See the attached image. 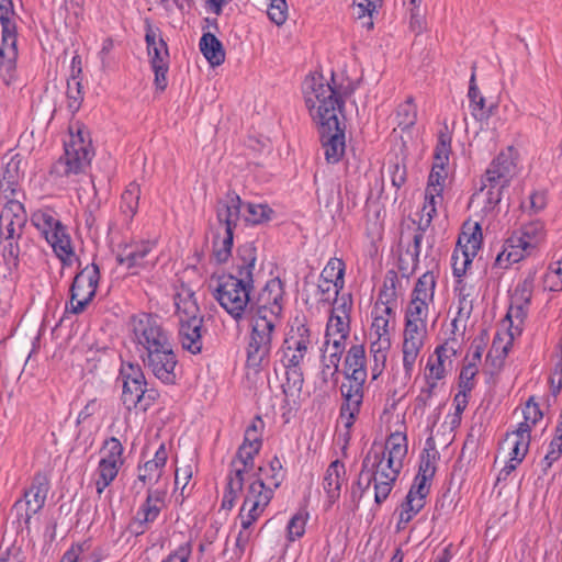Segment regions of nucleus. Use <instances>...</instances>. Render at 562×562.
<instances>
[{
	"label": "nucleus",
	"instance_id": "nucleus-23",
	"mask_svg": "<svg viewBox=\"0 0 562 562\" xmlns=\"http://www.w3.org/2000/svg\"><path fill=\"white\" fill-rule=\"evenodd\" d=\"M345 481V463L336 459L329 463L323 479V488L327 495L329 506L334 505L339 499Z\"/></svg>",
	"mask_w": 562,
	"mask_h": 562
},
{
	"label": "nucleus",
	"instance_id": "nucleus-15",
	"mask_svg": "<svg viewBox=\"0 0 562 562\" xmlns=\"http://www.w3.org/2000/svg\"><path fill=\"white\" fill-rule=\"evenodd\" d=\"M124 448L116 437L108 438L101 449L103 457L97 468L95 490L101 496L104 490L115 480L124 463Z\"/></svg>",
	"mask_w": 562,
	"mask_h": 562
},
{
	"label": "nucleus",
	"instance_id": "nucleus-55",
	"mask_svg": "<svg viewBox=\"0 0 562 562\" xmlns=\"http://www.w3.org/2000/svg\"><path fill=\"white\" fill-rule=\"evenodd\" d=\"M424 346V341L404 338L403 341V367L405 373L411 375L415 361Z\"/></svg>",
	"mask_w": 562,
	"mask_h": 562
},
{
	"label": "nucleus",
	"instance_id": "nucleus-32",
	"mask_svg": "<svg viewBox=\"0 0 562 562\" xmlns=\"http://www.w3.org/2000/svg\"><path fill=\"white\" fill-rule=\"evenodd\" d=\"M153 243L149 240L134 245H125L116 256L119 265H125L127 269L142 266L143 259L151 251Z\"/></svg>",
	"mask_w": 562,
	"mask_h": 562
},
{
	"label": "nucleus",
	"instance_id": "nucleus-48",
	"mask_svg": "<svg viewBox=\"0 0 562 562\" xmlns=\"http://www.w3.org/2000/svg\"><path fill=\"white\" fill-rule=\"evenodd\" d=\"M436 276L432 270L426 271L422 274L413 290L412 297L422 299L432 302L435 288H436Z\"/></svg>",
	"mask_w": 562,
	"mask_h": 562
},
{
	"label": "nucleus",
	"instance_id": "nucleus-56",
	"mask_svg": "<svg viewBox=\"0 0 562 562\" xmlns=\"http://www.w3.org/2000/svg\"><path fill=\"white\" fill-rule=\"evenodd\" d=\"M387 172L391 178L392 186L396 190L401 189L407 180L406 165L398 156L390 158L387 161Z\"/></svg>",
	"mask_w": 562,
	"mask_h": 562
},
{
	"label": "nucleus",
	"instance_id": "nucleus-62",
	"mask_svg": "<svg viewBox=\"0 0 562 562\" xmlns=\"http://www.w3.org/2000/svg\"><path fill=\"white\" fill-rule=\"evenodd\" d=\"M562 457V441L561 439L552 438L548 446V451L541 460V470L543 474H547L549 469L554 462Z\"/></svg>",
	"mask_w": 562,
	"mask_h": 562
},
{
	"label": "nucleus",
	"instance_id": "nucleus-14",
	"mask_svg": "<svg viewBox=\"0 0 562 562\" xmlns=\"http://www.w3.org/2000/svg\"><path fill=\"white\" fill-rule=\"evenodd\" d=\"M272 487L265 484L262 476L249 483L238 517L244 528H250L259 519L273 497Z\"/></svg>",
	"mask_w": 562,
	"mask_h": 562
},
{
	"label": "nucleus",
	"instance_id": "nucleus-3",
	"mask_svg": "<svg viewBox=\"0 0 562 562\" xmlns=\"http://www.w3.org/2000/svg\"><path fill=\"white\" fill-rule=\"evenodd\" d=\"M407 437L404 432H392L383 450L370 449L366 456L373 454L369 473L374 480V502L381 505L389 497L403 469L407 454Z\"/></svg>",
	"mask_w": 562,
	"mask_h": 562
},
{
	"label": "nucleus",
	"instance_id": "nucleus-34",
	"mask_svg": "<svg viewBox=\"0 0 562 562\" xmlns=\"http://www.w3.org/2000/svg\"><path fill=\"white\" fill-rule=\"evenodd\" d=\"M482 240L481 225L479 223H474L473 225L465 224L459 235L456 248L469 254L471 257H475L481 248Z\"/></svg>",
	"mask_w": 562,
	"mask_h": 562
},
{
	"label": "nucleus",
	"instance_id": "nucleus-17",
	"mask_svg": "<svg viewBox=\"0 0 562 562\" xmlns=\"http://www.w3.org/2000/svg\"><path fill=\"white\" fill-rule=\"evenodd\" d=\"M515 164L507 153H499L490 164L482 177L481 191L486 187L507 188L514 173Z\"/></svg>",
	"mask_w": 562,
	"mask_h": 562
},
{
	"label": "nucleus",
	"instance_id": "nucleus-35",
	"mask_svg": "<svg viewBox=\"0 0 562 562\" xmlns=\"http://www.w3.org/2000/svg\"><path fill=\"white\" fill-rule=\"evenodd\" d=\"M255 468V458L249 453L236 451L234 458L229 463V471L226 480L239 485L245 484V475L252 471Z\"/></svg>",
	"mask_w": 562,
	"mask_h": 562
},
{
	"label": "nucleus",
	"instance_id": "nucleus-8",
	"mask_svg": "<svg viewBox=\"0 0 562 562\" xmlns=\"http://www.w3.org/2000/svg\"><path fill=\"white\" fill-rule=\"evenodd\" d=\"M215 282L212 289L213 297L233 319L241 321L247 306L251 303L250 293L254 290V283L235 278L233 273L218 276Z\"/></svg>",
	"mask_w": 562,
	"mask_h": 562
},
{
	"label": "nucleus",
	"instance_id": "nucleus-47",
	"mask_svg": "<svg viewBox=\"0 0 562 562\" xmlns=\"http://www.w3.org/2000/svg\"><path fill=\"white\" fill-rule=\"evenodd\" d=\"M350 333V318H342L338 314L331 313L325 333L324 346L327 349L330 344V338L335 336L348 337Z\"/></svg>",
	"mask_w": 562,
	"mask_h": 562
},
{
	"label": "nucleus",
	"instance_id": "nucleus-24",
	"mask_svg": "<svg viewBox=\"0 0 562 562\" xmlns=\"http://www.w3.org/2000/svg\"><path fill=\"white\" fill-rule=\"evenodd\" d=\"M527 256L529 255L525 250L524 246L520 245V240L515 233L504 240L502 249L496 255L492 265V270H506L512 265L521 261Z\"/></svg>",
	"mask_w": 562,
	"mask_h": 562
},
{
	"label": "nucleus",
	"instance_id": "nucleus-57",
	"mask_svg": "<svg viewBox=\"0 0 562 562\" xmlns=\"http://www.w3.org/2000/svg\"><path fill=\"white\" fill-rule=\"evenodd\" d=\"M437 456L438 452L436 451L435 447L424 449L420 456L417 476L423 477L425 475L426 479L432 481L436 473Z\"/></svg>",
	"mask_w": 562,
	"mask_h": 562
},
{
	"label": "nucleus",
	"instance_id": "nucleus-4",
	"mask_svg": "<svg viewBox=\"0 0 562 562\" xmlns=\"http://www.w3.org/2000/svg\"><path fill=\"white\" fill-rule=\"evenodd\" d=\"M315 99L318 100L316 112H311L318 125V133L324 148L325 159L328 164L341 160L346 150L345 125H341L337 106L339 101L334 98L335 92L329 87L319 85Z\"/></svg>",
	"mask_w": 562,
	"mask_h": 562
},
{
	"label": "nucleus",
	"instance_id": "nucleus-42",
	"mask_svg": "<svg viewBox=\"0 0 562 562\" xmlns=\"http://www.w3.org/2000/svg\"><path fill=\"white\" fill-rule=\"evenodd\" d=\"M474 286L469 285L463 278L456 279L454 292L458 297V315L470 317L473 311V295Z\"/></svg>",
	"mask_w": 562,
	"mask_h": 562
},
{
	"label": "nucleus",
	"instance_id": "nucleus-36",
	"mask_svg": "<svg viewBox=\"0 0 562 562\" xmlns=\"http://www.w3.org/2000/svg\"><path fill=\"white\" fill-rule=\"evenodd\" d=\"M199 47L203 56L212 66H220L225 60V49L222 42L212 33H203Z\"/></svg>",
	"mask_w": 562,
	"mask_h": 562
},
{
	"label": "nucleus",
	"instance_id": "nucleus-20",
	"mask_svg": "<svg viewBox=\"0 0 562 562\" xmlns=\"http://www.w3.org/2000/svg\"><path fill=\"white\" fill-rule=\"evenodd\" d=\"M329 87L334 92V98L339 101V105L337 106V114L342 112V109L345 106V100L344 98H348L355 91V88L351 83H349L346 87H336L331 83L324 82V77L322 75H313L305 79L304 81V93H305V103L308 108L310 112H316L318 100L315 99V95L318 93V87Z\"/></svg>",
	"mask_w": 562,
	"mask_h": 562
},
{
	"label": "nucleus",
	"instance_id": "nucleus-41",
	"mask_svg": "<svg viewBox=\"0 0 562 562\" xmlns=\"http://www.w3.org/2000/svg\"><path fill=\"white\" fill-rule=\"evenodd\" d=\"M391 347V340L375 339L371 342L370 351L373 357V364L371 368L372 380H376L383 372L387 359V351Z\"/></svg>",
	"mask_w": 562,
	"mask_h": 562
},
{
	"label": "nucleus",
	"instance_id": "nucleus-53",
	"mask_svg": "<svg viewBox=\"0 0 562 562\" xmlns=\"http://www.w3.org/2000/svg\"><path fill=\"white\" fill-rule=\"evenodd\" d=\"M308 516L306 510L301 509L290 518L286 525V539L289 542H294L304 536Z\"/></svg>",
	"mask_w": 562,
	"mask_h": 562
},
{
	"label": "nucleus",
	"instance_id": "nucleus-39",
	"mask_svg": "<svg viewBox=\"0 0 562 562\" xmlns=\"http://www.w3.org/2000/svg\"><path fill=\"white\" fill-rule=\"evenodd\" d=\"M345 270L346 266L341 259L330 258L321 272L319 278L333 283L335 295H338L339 291L344 288Z\"/></svg>",
	"mask_w": 562,
	"mask_h": 562
},
{
	"label": "nucleus",
	"instance_id": "nucleus-12",
	"mask_svg": "<svg viewBox=\"0 0 562 562\" xmlns=\"http://www.w3.org/2000/svg\"><path fill=\"white\" fill-rule=\"evenodd\" d=\"M312 345V331L306 318L304 316H296L279 350L281 353L280 361L304 363Z\"/></svg>",
	"mask_w": 562,
	"mask_h": 562
},
{
	"label": "nucleus",
	"instance_id": "nucleus-5",
	"mask_svg": "<svg viewBox=\"0 0 562 562\" xmlns=\"http://www.w3.org/2000/svg\"><path fill=\"white\" fill-rule=\"evenodd\" d=\"M69 134V140L64 144V155L50 168L54 177L71 178L87 173L94 156L90 133L83 124L70 126Z\"/></svg>",
	"mask_w": 562,
	"mask_h": 562
},
{
	"label": "nucleus",
	"instance_id": "nucleus-45",
	"mask_svg": "<svg viewBox=\"0 0 562 562\" xmlns=\"http://www.w3.org/2000/svg\"><path fill=\"white\" fill-rule=\"evenodd\" d=\"M417 120V106L412 95L397 106L396 121L402 131H406L415 125Z\"/></svg>",
	"mask_w": 562,
	"mask_h": 562
},
{
	"label": "nucleus",
	"instance_id": "nucleus-54",
	"mask_svg": "<svg viewBox=\"0 0 562 562\" xmlns=\"http://www.w3.org/2000/svg\"><path fill=\"white\" fill-rule=\"evenodd\" d=\"M67 109L75 115L81 108L85 92L81 80H67Z\"/></svg>",
	"mask_w": 562,
	"mask_h": 562
},
{
	"label": "nucleus",
	"instance_id": "nucleus-49",
	"mask_svg": "<svg viewBox=\"0 0 562 562\" xmlns=\"http://www.w3.org/2000/svg\"><path fill=\"white\" fill-rule=\"evenodd\" d=\"M22 237H1L0 250L4 263L8 267L16 268L20 262V245L19 240Z\"/></svg>",
	"mask_w": 562,
	"mask_h": 562
},
{
	"label": "nucleus",
	"instance_id": "nucleus-50",
	"mask_svg": "<svg viewBox=\"0 0 562 562\" xmlns=\"http://www.w3.org/2000/svg\"><path fill=\"white\" fill-rule=\"evenodd\" d=\"M426 502L422 498L405 497L401 505V512L397 521V530L404 529L408 522L425 507Z\"/></svg>",
	"mask_w": 562,
	"mask_h": 562
},
{
	"label": "nucleus",
	"instance_id": "nucleus-19",
	"mask_svg": "<svg viewBox=\"0 0 562 562\" xmlns=\"http://www.w3.org/2000/svg\"><path fill=\"white\" fill-rule=\"evenodd\" d=\"M27 215L20 201L5 202L0 213V237H22Z\"/></svg>",
	"mask_w": 562,
	"mask_h": 562
},
{
	"label": "nucleus",
	"instance_id": "nucleus-31",
	"mask_svg": "<svg viewBox=\"0 0 562 562\" xmlns=\"http://www.w3.org/2000/svg\"><path fill=\"white\" fill-rule=\"evenodd\" d=\"M546 226L542 221H531L521 226L520 234H517L520 245L524 246L530 256L537 247L546 239Z\"/></svg>",
	"mask_w": 562,
	"mask_h": 562
},
{
	"label": "nucleus",
	"instance_id": "nucleus-10",
	"mask_svg": "<svg viewBox=\"0 0 562 562\" xmlns=\"http://www.w3.org/2000/svg\"><path fill=\"white\" fill-rule=\"evenodd\" d=\"M100 280V269L94 262L87 265L74 278L69 289V301L65 306V315L83 313L95 296ZM65 317L61 318V321Z\"/></svg>",
	"mask_w": 562,
	"mask_h": 562
},
{
	"label": "nucleus",
	"instance_id": "nucleus-26",
	"mask_svg": "<svg viewBox=\"0 0 562 562\" xmlns=\"http://www.w3.org/2000/svg\"><path fill=\"white\" fill-rule=\"evenodd\" d=\"M257 249L254 243H245L237 248L233 277L254 283Z\"/></svg>",
	"mask_w": 562,
	"mask_h": 562
},
{
	"label": "nucleus",
	"instance_id": "nucleus-43",
	"mask_svg": "<svg viewBox=\"0 0 562 562\" xmlns=\"http://www.w3.org/2000/svg\"><path fill=\"white\" fill-rule=\"evenodd\" d=\"M139 195V186L134 182L130 183L121 195V212L130 220L137 213Z\"/></svg>",
	"mask_w": 562,
	"mask_h": 562
},
{
	"label": "nucleus",
	"instance_id": "nucleus-52",
	"mask_svg": "<svg viewBox=\"0 0 562 562\" xmlns=\"http://www.w3.org/2000/svg\"><path fill=\"white\" fill-rule=\"evenodd\" d=\"M400 279L395 270L386 271L384 276L383 285L380 290L378 301L380 303H396L397 301V285Z\"/></svg>",
	"mask_w": 562,
	"mask_h": 562
},
{
	"label": "nucleus",
	"instance_id": "nucleus-63",
	"mask_svg": "<svg viewBox=\"0 0 562 562\" xmlns=\"http://www.w3.org/2000/svg\"><path fill=\"white\" fill-rule=\"evenodd\" d=\"M53 247L54 252L60 259L64 266L71 265V257L75 255L71 238L70 236H63L61 239H58L55 244L50 245Z\"/></svg>",
	"mask_w": 562,
	"mask_h": 562
},
{
	"label": "nucleus",
	"instance_id": "nucleus-13",
	"mask_svg": "<svg viewBox=\"0 0 562 562\" xmlns=\"http://www.w3.org/2000/svg\"><path fill=\"white\" fill-rule=\"evenodd\" d=\"M49 488L48 475L42 471L36 472L32 477L31 485L24 490L23 497L13 505L18 519H23L29 525L32 517L45 506Z\"/></svg>",
	"mask_w": 562,
	"mask_h": 562
},
{
	"label": "nucleus",
	"instance_id": "nucleus-64",
	"mask_svg": "<svg viewBox=\"0 0 562 562\" xmlns=\"http://www.w3.org/2000/svg\"><path fill=\"white\" fill-rule=\"evenodd\" d=\"M192 541L187 540L171 550L169 554L161 560V562H189L192 554Z\"/></svg>",
	"mask_w": 562,
	"mask_h": 562
},
{
	"label": "nucleus",
	"instance_id": "nucleus-16",
	"mask_svg": "<svg viewBox=\"0 0 562 562\" xmlns=\"http://www.w3.org/2000/svg\"><path fill=\"white\" fill-rule=\"evenodd\" d=\"M1 24L0 77L5 85L14 79L18 59V26L14 20Z\"/></svg>",
	"mask_w": 562,
	"mask_h": 562
},
{
	"label": "nucleus",
	"instance_id": "nucleus-30",
	"mask_svg": "<svg viewBox=\"0 0 562 562\" xmlns=\"http://www.w3.org/2000/svg\"><path fill=\"white\" fill-rule=\"evenodd\" d=\"M345 378H367V357L363 345H352L345 358Z\"/></svg>",
	"mask_w": 562,
	"mask_h": 562
},
{
	"label": "nucleus",
	"instance_id": "nucleus-21",
	"mask_svg": "<svg viewBox=\"0 0 562 562\" xmlns=\"http://www.w3.org/2000/svg\"><path fill=\"white\" fill-rule=\"evenodd\" d=\"M203 323V316L179 321V338L181 346L192 355H199L203 350V336L207 333Z\"/></svg>",
	"mask_w": 562,
	"mask_h": 562
},
{
	"label": "nucleus",
	"instance_id": "nucleus-28",
	"mask_svg": "<svg viewBox=\"0 0 562 562\" xmlns=\"http://www.w3.org/2000/svg\"><path fill=\"white\" fill-rule=\"evenodd\" d=\"M265 429V422L261 416H255L250 424L247 426L244 440L238 447L237 451L249 453L251 457H256L262 447V435Z\"/></svg>",
	"mask_w": 562,
	"mask_h": 562
},
{
	"label": "nucleus",
	"instance_id": "nucleus-51",
	"mask_svg": "<svg viewBox=\"0 0 562 562\" xmlns=\"http://www.w3.org/2000/svg\"><path fill=\"white\" fill-rule=\"evenodd\" d=\"M536 271H529L528 274L515 288L512 294V301L516 304H531Z\"/></svg>",
	"mask_w": 562,
	"mask_h": 562
},
{
	"label": "nucleus",
	"instance_id": "nucleus-6",
	"mask_svg": "<svg viewBox=\"0 0 562 562\" xmlns=\"http://www.w3.org/2000/svg\"><path fill=\"white\" fill-rule=\"evenodd\" d=\"M452 135L448 125L445 123L438 132L437 145L434 151V164L428 177L427 188L425 191L426 203L423 213L426 215V225L431 224L432 218L437 214L436 205L443 191L445 181L448 177L447 165L451 153Z\"/></svg>",
	"mask_w": 562,
	"mask_h": 562
},
{
	"label": "nucleus",
	"instance_id": "nucleus-22",
	"mask_svg": "<svg viewBox=\"0 0 562 562\" xmlns=\"http://www.w3.org/2000/svg\"><path fill=\"white\" fill-rule=\"evenodd\" d=\"M145 42L150 65L169 64V49L161 30L153 25L149 18L144 20Z\"/></svg>",
	"mask_w": 562,
	"mask_h": 562
},
{
	"label": "nucleus",
	"instance_id": "nucleus-58",
	"mask_svg": "<svg viewBox=\"0 0 562 562\" xmlns=\"http://www.w3.org/2000/svg\"><path fill=\"white\" fill-rule=\"evenodd\" d=\"M430 301L412 297L405 314V321L427 324L428 305Z\"/></svg>",
	"mask_w": 562,
	"mask_h": 562
},
{
	"label": "nucleus",
	"instance_id": "nucleus-44",
	"mask_svg": "<svg viewBox=\"0 0 562 562\" xmlns=\"http://www.w3.org/2000/svg\"><path fill=\"white\" fill-rule=\"evenodd\" d=\"M255 475L256 477L258 475H265L266 480L269 482L268 486L272 487L274 491L282 484L285 476V472L283 470V465L280 459L277 456H274L269 461L268 467H259L258 473H256Z\"/></svg>",
	"mask_w": 562,
	"mask_h": 562
},
{
	"label": "nucleus",
	"instance_id": "nucleus-33",
	"mask_svg": "<svg viewBox=\"0 0 562 562\" xmlns=\"http://www.w3.org/2000/svg\"><path fill=\"white\" fill-rule=\"evenodd\" d=\"M175 305L179 321L201 316L195 293L188 286L182 285L176 293Z\"/></svg>",
	"mask_w": 562,
	"mask_h": 562
},
{
	"label": "nucleus",
	"instance_id": "nucleus-61",
	"mask_svg": "<svg viewBox=\"0 0 562 562\" xmlns=\"http://www.w3.org/2000/svg\"><path fill=\"white\" fill-rule=\"evenodd\" d=\"M469 254L460 251L456 248L451 256L452 273L454 279L463 278L467 273L469 266H471L473 259Z\"/></svg>",
	"mask_w": 562,
	"mask_h": 562
},
{
	"label": "nucleus",
	"instance_id": "nucleus-46",
	"mask_svg": "<svg viewBox=\"0 0 562 562\" xmlns=\"http://www.w3.org/2000/svg\"><path fill=\"white\" fill-rule=\"evenodd\" d=\"M234 244V232H225L223 237H221L220 233H216V235L213 238V255L214 258L218 263H225L231 255H232V248Z\"/></svg>",
	"mask_w": 562,
	"mask_h": 562
},
{
	"label": "nucleus",
	"instance_id": "nucleus-38",
	"mask_svg": "<svg viewBox=\"0 0 562 562\" xmlns=\"http://www.w3.org/2000/svg\"><path fill=\"white\" fill-rule=\"evenodd\" d=\"M341 396L344 402L340 406V418L344 422L345 428L348 430L347 435H349V430L353 426L360 413L363 403V395L355 394Z\"/></svg>",
	"mask_w": 562,
	"mask_h": 562
},
{
	"label": "nucleus",
	"instance_id": "nucleus-18",
	"mask_svg": "<svg viewBox=\"0 0 562 562\" xmlns=\"http://www.w3.org/2000/svg\"><path fill=\"white\" fill-rule=\"evenodd\" d=\"M243 200L235 190H228L225 198L218 199L215 205L216 220L220 228L235 232L240 220Z\"/></svg>",
	"mask_w": 562,
	"mask_h": 562
},
{
	"label": "nucleus",
	"instance_id": "nucleus-9",
	"mask_svg": "<svg viewBox=\"0 0 562 562\" xmlns=\"http://www.w3.org/2000/svg\"><path fill=\"white\" fill-rule=\"evenodd\" d=\"M276 326L271 321L252 319L246 346V368L259 373L269 362Z\"/></svg>",
	"mask_w": 562,
	"mask_h": 562
},
{
	"label": "nucleus",
	"instance_id": "nucleus-37",
	"mask_svg": "<svg viewBox=\"0 0 562 562\" xmlns=\"http://www.w3.org/2000/svg\"><path fill=\"white\" fill-rule=\"evenodd\" d=\"M373 454L364 456L361 464V470L357 481L353 483L351 488V498L355 503H359L364 493L370 488L371 484L374 483V475L370 474L369 469L371 468V459Z\"/></svg>",
	"mask_w": 562,
	"mask_h": 562
},
{
	"label": "nucleus",
	"instance_id": "nucleus-1",
	"mask_svg": "<svg viewBox=\"0 0 562 562\" xmlns=\"http://www.w3.org/2000/svg\"><path fill=\"white\" fill-rule=\"evenodd\" d=\"M128 327L143 367L162 384H177L178 356L172 335L161 318L157 314L142 312L131 316Z\"/></svg>",
	"mask_w": 562,
	"mask_h": 562
},
{
	"label": "nucleus",
	"instance_id": "nucleus-25",
	"mask_svg": "<svg viewBox=\"0 0 562 562\" xmlns=\"http://www.w3.org/2000/svg\"><path fill=\"white\" fill-rule=\"evenodd\" d=\"M468 98L470 103V110L472 116L480 122L487 121L492 115H494L495 110L497 109L496 103L486 104V99L482 95L475 78V69L473 68L471 78L469 81V91Z\"/></svg>",
	"mask_w": 562,
	"mask_h": 562
},
{
	"label": "nucleus",
	"instance_id": "nucleus-27",
	"mask_svg": "<svg viewBox=\"0 0 562 562\" xmlns=\"http://www.w3.org/2000/svg\"><path fill=\"white\" fill-rule=\"evenodd\" d=\"M531 440V426L518 424L517 428L507 434L506 441L510 443L509 460L521 463L528 453Z\"/></svg>",
	"mask_w": 562,
	"mask_h": 562
},
{
	"label": "nucleus",
	"instance_id": "nucleus-11",
	"mask_svg": "<svg viewBox=\"0 0 562 562\" xmlns=\"http://www.w3.org/2000/svg\"><path fill=\"white\" fill-rule=\"evenodd\" d=\"M284 294V282L279 277L268 280L258 295L251 300L250 305L256 310L254 319L271 321L277 326L283 312Z\"/></svg>",
	"mask_w": 562,
	"mask_h": 562
},
{
	"label": "nucleus",
	"instance_id": "nucleus-59",
	"mask_svg": "<svg viewBox=\"0 0 562 562\" xmlns=\"http://www.w3.org/2000/svg\"><path fill=\"white\" fill-rule=\"evenodd\" d=\"M32 222L43 233L44 237H46V235H48L53 229H56V226L60 223L50 210L34 213Z\"/></svg>",
	"mask_w": 562,
	"mask_h": 562
},
{
	"label": "nucleus",
	"instance_id": "nucleus-2",
	"mask_svg": "<svg viewBox=\"0 0 562 562\" xmlns=\"http://www.w3.org/2000/svg\"><path fill=\"white\" fill-rule=\"evenodd\" d=\"M167 460L168 452L166 445L162 442L156 450L154 458L137 468V479L133 483V488L147 486V496L131 525L135 535L144 533L148 524L154 522L167 505V486L155 487L161 480Z\"/></svg>",
	"mask_w": 562,
	"mask_h": 562
},
{
	"label": "nucleus",
	"instance_id": "nucleus-7",
	"mask_svg": "<svg viewBox=\"0 0 562 562\" xmlns=\"http://www.w3.org/2000/svg\"><path fill=\"white\" fill-rule=\"evenodd\" d=\"M120 378L123 381L121 401L128 412H146L158 401L160 396L158 390L147 387L143 368L138 363L123 362Z\"/></svg>",
	"mask_w": 562,
	"mask_h": 562
},
{
	"label": "nucleus",
	"instance_id": "nucleus-40",
	"mask_svg": "<svg viewBox=\"0 0 562 562\" xmlns=\"http://www.w3.org/2000/svg\"><path fill=\"white\" fill-rule=\"evenodd\" d=\"M244 221L250 225H261L271 221L274 211L267 203L243 202Z\"/></svg>",
	"mask_w": 562,
	"mask_h": 562
},
{
	"label": "nucleus",
	"instance_id": "nucleus-60",
	"mask_svg": "<svg viewBox=\"0 0 562 562\" xmlns=\"http://www.w3.org/2000/svg\"><path fill=\"white\" fill-rule=\"evenodd\" d=\"M348 337L335 336L330 338V352L328 355V361L333 364L331 376H336L339 372V362L345 351L346 340Z\"/></svg>",
	"mask_w": 562,
	"mask_h": 562
},
{
	"label": "nucleus",
	"instance_id": "nucleus-29",
	"mask_svg": "<svg viewBox=\"0 0 562 562\" xmlns=\"http://www.w3.org/2000/svg\"><path fill=\"white\" fill-rule=\"evenodd\" d=\"M281 363L285 370V381L281 384L282 393L288 398L299 397L304 384L303 363L291 361H281Z\"/></svg>",
	"mask_w": 562,
	"mask_h": 562
}]
</instances>
